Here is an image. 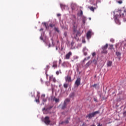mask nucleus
<instances>
[{"instance_id":"obj_1","label":"nucleus","mask_w":126,"mask_h":126,"mask_svg":"<svg viewBox=\"0 0 126 126\" xmlns=\"http://www.w3.org/2000/svg\"><path fill=\"white\" fill-rule=\"evenodd\" d=\"M73 33L72 34V37L74 38V39H77V37L80 35V32L77 31V25H76V22L75 21L73 20Z\"/></svg>"},{"instance_id":"obj_2","label":"nucleus","mask_w":126,"mask_h":126,"mask_svg":"<svg viewBox=\"0 0 126 126\" xmlns=\"http://www.w3.org/2000/svg\"><path fill=\"white\" fill-rule=\"evenodd\" d=\"M108 47H109V45L108 43H106L105 45H104L101 47V54H108V51L107 50Z\"/></svg>"},{"instance_id":"obj_3","label":"nucleus","mask_w":126,"mask_h":126,"mask_svg":"<svg viewBox=\"0 0 126 126\" xmlns=\"http://www.w3.org/2000/svg\"><path fill=\"white\" fill-rule=\"evenodd\" d=\"M96 114H99V111H97L92 113H90L86 116V118H89V119H92Z\"/></svg>"},{"instance_id":"obj_4","label":"nucleus","mask_w":126,"mask_h":126,"mask_svg":"<svg viewBox=\"0 0 126 126\" xmlns=\"http://www.w3.org/2000/svg\"><path fill=\"white\" fill-rule=\"evenodd\" d=\"M44 123L47 126L50 125V123H51V121L50 120V117L46 116L44 118Z\"/></svg>"},{"instance_id":"obj_5","label":"nucleus","mask_w":126,"mask_h":126,"mask_svg":"<svg viewBox=\"0 0 126 126\" xmlns=\"http://www.w3.org/2000/svg\"><path fill=\"white\" fill-rule=\"evenodd\" d=\"M65 80L66 82H71L72 80H71V77L69 75H67V76L65 77Z\"/></svg>"},{"instance_id":"obj_6","label":"nucleus","mask_w":126,"mask_h":126,"mask_svg":"<svg viewBox=\"0 0 126 126\" xmlns=\"http://www.w3.org/2000/svg\"><path fill=\"white\" fill-rule=\"evenodd\" d=\"M46 97V94H43L41 95V99L43 101V105H44L45 102H47V98H45Z\"/></svg>"},{"instance_id":"obj_7","label":"nucleus","mask_w":126,"mask_h":126,"mask_svg":"<svg viewBox=\"0 0 126 126\" xmlns=\"http://www.w3.org/2000/svg\"><path fill=\"white\" fill-rule=\"evenodd\" d=\"M81 80V79L80 78H77V80H76L75 82V84L77 86H79L80 85V81Z\"/></svg>"},{"instance_id":"obj_8","label":"nucleus","mask_w":126,"mask_h":126,"mask_svg":"<svg viewBox=\"0 0 126 126\" xmlns=\"http://www.w3.org/2000/svg\"><path fill=\"white\" fill-rule=\"evenodd\" d=\"M72 53H71V52H68L65 56V59L66 60H69V59L70 58V56H72Z\"/></svg>"},{"instance_id":"obj_9","label":"nucleus","mask_w":126,"mask_h":126,"mask_svg":"<svg viewBox=\"0 0 126 126\" xmlns=\"http://www.w3.org/2000/svg\"><path fill=\"white\" fill-rule=\"evenodd\" d=\"M91 33H92V32H91V31L88 32L87 33V39H90V38H91Z\"/></svg>"},{"instance_id":"obj_10","label":"nucleus","mask_w":126,"mask_h":126,"mask_svg":"<svg viewBox=\"0 0 126 126\" xmlns=\"http://www.w3.org/2000/svg\"><path fill=\"white\" fill-rule=\"evenodd\" d=\"M58 63L57 61H54L53 63V67L57 68L58 67Z\"/></svg>"},{"instance_id":"obj_11","label":"nucleus","mask_w":126,"mask_h":126,"mask_svg":"<svg viewBox=\"0 0 126 126\" xmlns=\"http://www.w3.org/2000/svg\"><path fill=\"white\" fill-rule=\"evenodd\" d=\"M88 50H87V48L86 47L84 48L83 52L84 53V56H87V52Z\"/></svg>"},{"instance_id":"obj_12","label":"nucleus","mask_w":126,"mask_h":126,"mask_svg":"<svg viewBox=\"0 0 126 126\" xmlns=\"http://www.w3.org/2000/svg\"><path fill=\"white\" fill-rule=\"evenodd\" d=\"M52 108H53V106H50L49 107L46 108H43L42 109V111L43 112H44V111H48V110H51V109H52Z\"/></svg>"},{"instance_id":"obj_13","label":"nucleus","mask_w":126,"mask_h":126,"mask_svg":"<svg viewBox=\"0 0 126 126\" xmlns=\"http://www.w3.org/2000/svg\"><path fill=\"white\" fill-rule=\"evenodd\" d=\"M114 19L116 23H117V24H120V21H119V20L118 19V18L117 17V15L115 16Z\"/></svg>"},{"instance_id":"obj_14","label":"nucleus","mask_w":126,"mask_h":126,"mask_svg":"<svg viewBox=\"0 0 126 126\" xmlns=\"http://www.w3.org/2000/svg\"><path fill=\"white\" fill-rule=\"evenodd\" d=\"M60 5L62 10H63V9H65V8L66 7V5H64L63 4H61Z\"/></svg>"},{"instance_id":"obj_15","label":"nucleus","mask_w":126,"mask_h":126,"mask_svg":"<svg viewBox=\"0 0 126 126\" xmlns=\"http://www.w3.org/2000/svg\"><path fill=\"white\" fill-rule=\"evenodd\" d=\"M67 105V103H65V102H64V103H63V106H62V109L63 110H64V109H65V108H66Z\"/></svg>"},{"instance_id":"obj_16","label":"nucleus","mask_w":126,"mask_h":126,"mask_svg":"<svg viewBox=\"0 0 126 126\" xmlns=\"http://www.w3.org/2000/svg\"><path fill=\"white\" fill-rule=\"evenodd\" d=\"M56 26V24L55 23H51L49 24V27H51V28H54Z\"/></svg>"},{"instance_id":"obj_17","label":"nucleus","mask_w":126,"mask_h":126,"mask_svg":"<svg viewBox=\"0 0 126 126\" xmlns=\"http://www.w3.org/2000/svg\"><path fill=\"white\" fill-rule=\"evenodd\" d=\"M53 101H55L56 103H59V102H60V99L54 97Z\"/></svg>"},{"instance_id":"obj_18","label":"nucleus","mask_w":126,"mask_h":126,"mask_svg":"<svg viewBox=\"0 0 126 126\" xmlns=\"http://www.w3.org/2000/svg\"><path fill=\"white\" fill-rule=\"evenodd\" d=\"M90 2L91 4H93L94 5L96 4V2H95V0H90Z\"/></svg>"},{"instance_id":"obj_19","label":"nucleus","mask_w":126,"mask_h":126,"mask_svg":"<svg viewBox=\"0 0 126 126\" xmlns=\"http://www.w3.org/2000/svg\"><path fill=\"white\" fill-rule=\"evenodd\" d=\"M43 26H45V27L46 29H49V26H48V25H47V23L44 22L43 23Z\"/></svg>"},{"instance_id":"obj_20","label":"nucleus","mask_w":126,"mask_h":126,"mask_svg":"<svg viewBox=\"0 0 126 126\" xmlns=\"http://www.w3.org/2000/svg\"><path fill=\"white\" fill-rule=\"evenodd\" d=\"M107 66H112V61H108L107 62Z\"/></svg>"},{"instance_id":"obj_21","label":"nucleus","mask_w":126,"mask_h":126,"mask_svg":"<svg viewBox=\"0 0 126 126\" xmlns=\"http://www.w3.org/2000/svg\"><path fill=\"white\" fill-rule=\"evenodd\" d=\"M89 8H90V10H91L92 11H94V9H95L96 8H94L93 6L92 7H89Z\"/></svg>"},{"instance_id":"obj_22","label":"nucleus","mask_w":126,"mask_h":126,"mask_svg":"<svg viewBox=\"0 0 126 126\" xmlns=\"http://www.w3.org/2000/svg\"><path fill=\"white\" fill-rule=\"evenodd\" d=\"M70 99H69V98H66L64 101V103H66V104H67V103H68V102H70Z\"/></svg>"},{"instance_id":"obj_23","label":"nucleus","mask_w":126,"mask_h":126,"mask_svg":"<svg viewBox=\"0 0 126 126\" xmlns=\"http://www.w3.org/2000/svg\"><path fill=\"white\" fill-rule=\"evenodd\" d=\"M37 97H38V99H36L35 101V102H36V103H40V101L39 100V98L40 96L38 94H37Z\"/></svg>"},{"instance_id":"obj_24","label":"nucleus","mask_w":126,"mask_h":126,"mask_svg":"<svg viewBox=\"0 0 126 126\" xmlns=\"http://www.w3.org/2000/svg\"><path fill=\"white\" fill-rule=\"evenodd\" d=\"M63 87L64 88H67L68 87V84L64 83L63 84Z\"/></svg>"},{"instance_id":"obj_25","label":"nucleus","mask_w":126,"mask_h":126,"mask_svg":"<svg viewBox=\"0 0 126 126\" xmlns=\"http://www.w3.org/2000/svg\"><path fill=\"white\" fill-rule=\"evenodd\" d=\"M113 48H114L113 44L109 45V50H113Z\"/></svg>"},{"instance_id":"obj_26","label":"nucleus","mask_w":126,"mask_h":126,"mask_svg":"<svg viewBox=\"0 0 126 126\" xmlns=\"http://www.w3.org/2000/svg\"><path fill=\"white\" fill-rule=\"evenodd\" d=\"M54 30H55L58 33H60V30H59V28H54Z\"/></svg>"},{"instance_id":"obj_27","label":"nucleus","mask_w":126,"mask_h":126,"mask_svg":"<svg viewBox=\"0 0 126 126\" xmlns=\"http://www.w3.org/2000/svg\"><path fill=\"white\" fill-rule=\"evenodd\" d=\"M121 54L120 53V52H116V56H117V57H121Z\"/></svg>"},{"instance_id":"obj_28","label":"nucleus","mask_w":126,"mask_h":126,"mask_svg":"<svg viewBox=\"0 0 126 126\" xmlns=\"http://www.w3.org/2000/svg\"><path fill=\"white\" fill-rule=\"evenodd\" d=\"M90 64H91V62H90V61H89L86 64V66H89L90 65Z\"/></svg>"},{"instance_id":"obj_29","label":"nucleus","mask_w":126,"mask_h":126,"mask_svg":"<svg viewBox=\"0 0 126 126\" xmlns=\"http://www.w3.org/2000/svg\"><path fill=\"white\" fill-rule=\"evenodd\" d=\"M86 21V18H84L82 20L83 24H85V22Z\"/></svg>"},{"instance_id":"obj_30","label":"nucleus","mask_w":126,"mask_h":126,"mask_svg":"<svg viewBox=\"0 0 126 126\" xmlns=\"http://www.w3.org/2000/svg\"><path fill=\"white\" fill-rule=\"evenodd\" d=\"M93 63L94 64H97V60H94L93 61Z\"/></svg>"},{"instance_id":"obj_31","label":"nucleus","mask_w":126,"mask_h":126,"mask_svg":"<svg viewBox=\"0 0 126 126\" xmlns=\"http://www.w3.org/2000/svg\"><path fill=\"white\" fill-rule=\"evenodd\" d=\"M52 81H53V82H57V80L56 79V78H53Z\"/></svg>"},{"instance_id":"obj_32","label":"nucleus","mask_w":126,"mask_h":126,"mask_svg":"<svg viewBox=\"0 0 126 126\" xmlns=\"http://www.w3.org/2000/svg\"><path fill=\"white\" fill-rule=\"evenodd\" d=\"M68 124V120H65L64 122H63L62 124Z\"/></svg>"},{"instance_id":"obj_33","label":"nucleus","mask_w":126,"mask_h":126,"mask_svg":"<svg viewBox=\"0 0 126 126\" xmlns=\"http://www.w3.org/2000/svg\"><path fill=\"white\" fill-rule=\"evenodd\" d=\"M82 14H83V12H82V10H81L79 13V15H80V16H81V15H82Z\"/></svg>"},{"instance_id":"obj_34","label":"nucleus","mask_w":126,"mask_h":126,"mask_svg":"<svg viewBox=\"0 0 126 126\" xmlns=\"http://www.w3.org/2000/svg\"><path fill=\"white\" fill-rule=\"evenodd\" d=\"M110 42H111L112 43H114V42H115V39H113V38H111L110 39Z\"/></svg>"},{"instance_id":"obj_35","label":"nucleus","mask_w":126,"mask_h":126,"mask_svg":"<svg viewBox=\"0 0 126 126\" xmlns=\"http://www.w3.org/2000/svg\"><path fill=\"white\" fill-rule=\"evenodd\" d=\"M92 56H93V57H95V56H96V53H95V52L93 53Z\"/></svg>"},{"instance_id":"obj_36","label":"nucleus","mask_w":126,"mask_h":126,"mask_svg":"<svg viewBox=\"0 0 126 126\" xmlns=\"http://www.w3.org/2000/svg\"><path fill=\"white\" fill-rule=\"evenodd\" d=\"M56 73L57 75H59L60 74V72L59 71H57Z\"/></svg>"},{"instance_id":"obj_37","label":"nucleus","mask_w":126,"mask_h":126,"mask_svg":"<svg viewBox=\"0 0 126 126\" xmlns=\"http://www.w3.org/2000/svg\"><path fill=\"white\" fill-rule=\"evenodd\" d=\"M96 87H97V84H96L93 85V87H95V88H96Z\"/></svg>"},{"instance_id":"obj_38","label":"nucleus","mask_w":126,"mask_h":126,"mask_svg":"<svg viewBox=\"0 0 126 126\" xmlns=\"http://www.w3.org/2000/svg\"><path fill=\"white\" fill-rule=\"evenodd\" d=\"M101 0H96V4H97V2H100Z\"/></svg>"},{"instance_id":"obj_39","label":"nucleus","mask_w":126,"mask_h":126,"mask_svg":"<svg viewBox=\"0 0 126 126\" xmlns=\"http://www.w3.org/2000/svg\"><path fill=\"white\" fill-rule=\"evenodd\" d=\"M94 101H95V102H98V100H97V99L96 98H94Z\"/></svg>"},{"instance_id":"obj_40","label":"nucleus","mask_w":126,"mask_h":126,"mask_svg":"<svg viewBox=\"0 0 126 126\" xmlns=\"http://www.w3.org/2000/svg\"><path fill=\"white\" fill-rule=\"evenodd\" d=\"M124 116H125V117H126V111L124 112Z\"/></svg>"},{"instance_id":"obj_41","label":"nucleus","mask_w":126,"mask_h":126,"mask_svg":"<svg viewBox=\"0 0 126 126\" xmlns=\"http://www.w3.org/2000/svg\"><path fill=\"white\" fill-rule=\"evenodd\" d=\"M52 45H53V46L54 47V40H53V39H52Z\"/></svg>"},{"instance_id":"obj_42","label":"nucleus","mask_w":126,"mask_h":126,"mask_svg":"<svg viewBox=\"0 0 126 126\" xmlns=\"http://www.w3.org/2000/svg\"><path fill=\"white\" fill-rule=\"evenodd\" d=\"M118 3H123V1H118Z\"/></svg>"},{"instance_id":"obj_43","label":"nucleus","mask_w":126,"mask_h":126,"mask_svg":"<svg viewBox=\"0 0 126 126\" xmlns=\"http://www.w3.org/2000/svg\"><path fill=\"white\" fill-rule=\"evenodd\" d=\"M61 14H57V16L59 17V16H61Z\"/></svg>"},{"instance_id":"obj_44","label":"nucleus","mask_w":126,"mask_h":126,"mask_svg":"<svg viewBox=\"0 0 126 126\" xmlns=\"http://www.w3.org/2000/svg\"><path fill=\"white\" fill-rule=\"evenodd\" d=\"M85 61H87V58H85L84 61H83V62H85Z\"/></svg>"},{"instance_id":"obj_45","label":"nucleus","mask_w":126,"mask_h":126,"mask_svg":"<svg viewBox=\"0 0 126 126\" xmlns=\"http://www.w3.org/2000/svg\"><path fill=\"white\" fill-rule=\"evenodd\" d=\"M85 61H87V58H85L84 61H83V62H85Z\"/></svg>"},{"instance_id":"obj_46","label":"nucleus","mask_w":126,"mask_h":126,"mask_svg":"<svg viewBox=\"0 0 126 126\" xmlns=\"http://www.w3.org/2000/svg\"><path fill=\"white\" fill-rule=\"evenodd\" d=\"M120 16H121L122 15H124V13H121L120 14Z\"/></svg>"},{"instance_id":"obj_47","label":"nucleus","mask_w":126,"mask_h":126,"mask_svg":"<svg viewBox=\"0 0 126 126\" xmlns=\"http://www.w3.org/2000/svg\"><path fill=\"white\" fill-rule=\"evenodd\" d=\"M97 126H102V124H98Z\"/></svg>"},{"instance_id":"obj_48","label":"nucleus","mask_w":126,"mask_h":126,"mask_svg":"<svg viewBox=\"0 0 126 126\" xmlns=\"http://www.w3.org/2000/svg\"><path fill=\"white\" fill-rule=\"evenodd\" d=\"M49 48H51V44H49L48 45Z\"/></svg>"},{"instance_id":"obj_49","label":"nucleus","mask_w":126,"mask_h":126,"mask_svg":"<svg viewBox=\"0 0 126 126\" xmlns=\"http://www.w3.org/2000/svg\"><path fill=\"white\" fill-rule=\"evenodd\" d=\"M89 59H90V56H89V57H88V58H87V60H89Z\"/></svg>"},{"instance_id":"obj_50","label":"nucleus","mask_w":126,"mask_h":126,"mask_svg":"<svg viewBox=\"0 0 126 126\" xmlns=\"http://www.w3.org/2000/svg\"><path fill=\"white\" fill-rule=\"evenodd\" d=\"M65 36H66V35H67V33L66 32L64 33Z\"/></svg>"},{"instance_id":"obj_51","label":"nucleus","mask_w":126,"mask_h":126,"mask_svg":"<svg viewBox=\"0 0 126 126\" xmlns=\"http://www.w3.org/2000/svg\"><path fill=\"white\" fill-rule=\"evenodd\" d=\"M115 47H116V48L117 49V48H118V45L116 44V45H115Z\"/></svg>"},{"instance_id":"obj_52","label":"nucleus","mask_w":126,"mask_h":126,"mask_svg":"<svg viewBox=\"0 0 126 126\" xmlns=\"http://www.w3.org/2000/svg\"><path fill=\"white\" fill-rule=\"evenodd\" d=\"M43 29H41L40 30V31H43Z\"/></svg>"},{"instance_id":"obj_53","label":"nucleus","mask_w":126,"mask_h":126,"mask_svg":"<svg viewBox=\"0 0 126 126\" xmlns=\"http://www.w3.org/2000/svg\"><path fill=\"white\" fill-rule=\"evenodd\" d=\"M41 40H43V37H40Z\"/></svg>"},{"instance_id":"obj_54","label":"nucleus","mask_w":126,"mask_h":126,"mask_svg":"<svg viewBox=\"0 0 126 126\" xmlns=\"http://www.w3.org/2000/svg\"><path fill=\"white\" fill-rule=\"evenodd\" d=\"M124 12H125L126 14V11L124 10Z\"/></svg>"},{"instance_id":"obj_55","label":"nucleus","mask_w":126,"mask_h":126,"mask_svg":"<svg viewBox=\"0 0 126 126\" xmlns=\"http://www.w3.org/2000/svg\"><path fill=\"white\" fill-rule=\"evenodd\" d=\"M47 67L48 68L50 67V66L49 65H47Z\"/></svg>"},{"instance_id":"obj_56","label":"nucleus","mask_w":126,"mask_h":126,"mask_svg":"<svg viewBox=\"0 0 126 126\" xmlns=\"http://www.w3.org/2000/svg\"><path fill=\"white\" fill-rule=\"evenodd\" d=\"M58 50V47H56V50L57 51Z\"/></svg>"},{"instance_id":"obj_57","label":"nucleus","mask_w":126,"mask_h":126,"mask_svg":"<svg viewBox=\"0 0 126 126\" xmlns=\"http://www.w3.org/2000/svg\"><path fill=\"white\" fill-rule=\"evenodd\" d=\"M90 20H91V18H90Z\"/></svg>"},{"instance_id":"obj_58","label":"nucleus","mask_w":126,"mask_h":126,"mask_svg":"<svg viewBox=\"0 0 126 126\" xmlns=\"http://www.w3.org/2000/svg\"><path fill=\"white\" fill-rule=\"evenodd\" d=\"M60 61L61 62V59H60Z\"/></svg>"}]
</instances>
